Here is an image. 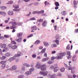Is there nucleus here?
<instances>
[{"label": "nucleus", "mask_w": 78, "mask_h": 78, "mask_svg": "<svg viewBox=\"0 0 78 78\" xmlns=\"http://www.w3.org/2000/svg\"><path fill=\"white\" fill-rule=\"evenodd\" d=\"M66 55V52H64L63 53H60L59 56L57 57H54V56L52 57L51 58V60H54L55 59H62L63 58V56H64Z\"/></svg>", "instance_id": "1"}, {"label": "nucleus", "mask_w": 78, "mask_h": 78, "mask_svg": "<svg viewBox=\"0 0 78 78\" xmlns=\"http://www.w3.org/2000/svg\"><path fill=\"white\" fill-rule=\"evenodd\" d=\"M34 70V68H32L30 69L29 71H27L25 73V74L27 76H28L29 75H31L32 72H33Z\"/></svg>", "instance_id": "2"}, {"label": "nucleus", "mask_w": 78, "mask_h": 78, "mask_svg": "<svg viewBox=\"0 0 78 78\" xmlns=\"http://www.w3.org/2000/svg\"><path fill=\"white\" fill-rule=\"evenodd\" d=\"M13 7L15 8L13 9V11H19L20 10V9H17L19 8V5L14 4Z\"/></svg>", "instance_id": "3"}, {"label": "nucleus", "mask_w": 78, "mask_h": 78, "mask_svg": "<svg viewBox=\"0 0 78 78\" xmlns=\"http://www.w3.org/2000/svg\"><path fill=\"white\" fill-rule=\"evenodd\" d=\"M1 48H4V49L3 50V52L6 51L8 50V48L6 47V44H3L1 46Z\"/></svg>", "instance_id": "4"}, {"label": "nucleus", "mask_w": 78, "mask_h": 78, "mask_svg": "<svg viewBox=\"0 0 78 78\" xmlns=\"http://www.w3.org/2000/svg\"><path fill=\"white\" fill-rule=\"evenodd\" d=\"M54 66L55 67L53 71L54 72H57V71L59 70V68H58V67L57 66H58V65H57V64H55L54 65Z\"/></svg>", "instance_id": "5"}, {"label": "nucleus", "mask_w": 78, "mask_h": 78, "mask_svg": "<svg viewBox=\"0 0 78 78\" xmlns=\"http://www.w3.org/2000/svg\"><path fill=\"white\" fill-rule=\"evenodd\" d=\"M40 74L43 75V76H47L48 74V72L46 71H40Z\"/></svg>", "instance_id": "6"}, {"label": "nucleus", "mask_w": 78, "mask_h": 78, "mask_svg": "<svg viewBox=\"0 0 78 78\" xmlns=\"http://www.w3.org/2000/svg\"><path fill=\"white\" fill-rule=\"evenodd\" d=\"M46 65L44 64L41 66V70L43 71L46 70Z\"/></svg>", "instance_id": "7"}, {"label": "nucleus", "mask_w": 78, "mask_h": 78, "mask_svg": "<svg viewBox=\"0 0 78 78\" xmlns=\"http://www.w3.org/2000/svg\"><path fill=\"white\" fill-rule=\"evenodd\" d=\"M71 53L69 51H67V58L68 59H70L71 58Z\"/></svg>", "instance_id": "8"}, {"label": "nucleus", "mask_w": 78, "mask_h": 78, "mask_svg": "<svg viewBox=\"0 0 78 78\" xmlns=\"http://www.w3.org/2000/svg\"><path fill=\"white\" fill-rule=\"evenodd\" d=\"M71 73L73 74L75 73V71H76V67L74 66L71 69Z\"/></svg>", "instance_id": "9"}, {"label": "nucleus", "mask_w": 78, "mask_h": 78, "mask_svg": "<svg viewBox=\"0 0 78 78\" xmlns=\"http://www.w3.org/2000/svg\"><path fill=\"white\" fill-rule=\"evenodd\" d=\"M77 60V55L75 54L73 56V58L72 61L73 62H75Z\"/></svg>", "instance_id": "10"}, {"label": "nucleus", "mask_w": 78, "mask_h": 78, "mask_svg": "<svg viewBox=\"0 0 78 78\" xmlns=\"http://www.w3.org/2000/svg\"><path fill=\"white\" fill-rule=\"evenodd\" d=\"M25 72V68L23 66L21 68V70L20 71V73H23Z\"/></svg>", "instance_id": "11"}, {"label": "nucleus", "mask_w": 78, "mask_h": 78, "mask_svg": "<svg viewBox=\"0 0 78 78\" xmlns=\"http://www.w3.org/2000/svg\"><path fill=\"white\" fill-rule=\"evenodd\" d=\"M47 25V22L45 20L42 23V26L44 27H45Z\"/></svg>", "instance_id": "12"}, {"label": "nucleus", "mask_w": 78, "mask_h": 78, "mask_svg": "<svg viewBox=\"0 0 78 78\" xmlns=\"http://www.w3.org/2000/svg\"><path fill=\"white\" fill-rule=\"evenodd\" d=\"M22 54L20 52H18L17 54H16L15 56V57H19L20 56H22Z\"/></svg>", "instance_id": "13"}, {"label": "nucleus", "mask_w": 78, "mask_h": 78, "mask_svg": "<svg viewBox=\"0 0 78 78\" xmlns=\"http://www.w3.org/2000/svg\"><path fill=\"white\" fill-rule=\"evenodd\" d=\"M42 66V65H41V64H39V63H37V65L36 66V67L37 68V69H39L41 68V67Z\"/></svg>", "instance_id": "14"}, {"label": "nucleus", "mask_w": 78, "mask_h": 78, "mask_svg": "<svg viewBox=\"0 0 78 78\" xmlns=\"http://www.w3.org/2000/svg\"><path fill=\"white\" fill-rule=\"evenodd\" d=\"M0 15H2L3 16H5L6 15V13L4 12L0 11Z\"/></svg>", "instance_id": "15"}, {"label": "nucleus", "mask_w": 78, "mask_h": 78, "mask_svg": "<svg viewBox=\"0 0 78 78\" xmlns=\"http://www.w3.org/2000/svg\"><path fill=\"white\" fill-rule=\"evenodd\" d=\"M9 23H12V25L13 26H16L17 25L18 23L16 22H14L12 23V22H11Z\"/></svg>", "instance_id": "16"}, {"label": "nucleus", "mask_w": 78, "mask_h": 78, "mask_svg": "<svg viewBox=\"0 0 78 78\" xmlns=\"http://www.w3.org/2000/svg\"><path fill=\"white\" fill-rule=\"evenodd\" d=\"M8 15H9V16H13V15H14V13L12 11H9L8 12Z\"/></svg>", "instance_id": "17"}, {"label": "nucleus", "mask_w": 78, "mask_h": 78, "mask_svg": "<svg viewBox=\"0 0 78 78\" xmlns=\"http://www.w3.org/2000/svg\"><path fill=\"white\" fill-rule=\"evenodd\" d=\"M17 37H20L22 36V33H18L17 34Z\"/></svg>", "instance_id": "18"}, {"label": "nucleus", "mask_w": 78, "mask_h": 78, "mask_svg": "<svg viewBox=\"0 0 78 78\" xmlns=\"http://www.w3.org/2000/svg\"><path fill=\"white\" fill-rule=\"evenodd\" d=\"M56 74H53V75H51L50 77V78H56Z\"/></svg>", "instance_id": "19"}, {"label": "nucleus", "mask_w": 78, "mask_h": 78, "mask_svg": "<svg viewBox=\"0 0 78 78\" xmlns=\"http://www.w3.org/2000/svg\"><path fill=\"white\" fill-rule=\"evenodd\" d=\"M17 69L16 66H13L12 67V70H15Z\"/></svg>", "instance_id": "20"}, {"label": "nucleus", "mask_w": 78, "mask_h": 78, "mask_svg": "<svg viewBox=\"0 0 78 78\" xmlns=\"http://www.w3.org/2000/svg\"><path fill=\"white\" fill-rule=\"evenodd\" d=\"M53 42H54V43H56L57 45H59V40H54Z\"/></svg>", "instance_id": "21"}, {"label": "nucleus", "mask_w": 78, "mask_h": 78, "mask_svg": "<svg viewBox=\"0 0 78 78\" xmlns=\"http://www.w3.org/2000/svg\"><path fill=\"white\" fill-rule=\"evenodd\" d=\"M15 59H16V58H15V57H13L12 58H9V59L8 61H9L10 62H11V61H12L13 60H14Z\"/></svg>", "instance_id": "22"}, {"label": "nucleus", "mask_w": 78, "mask_h": 78, "mask_svg": "<svg viewBox=\"0 0 78 78\" xmlns=\"http://www.w3.org/2000/svg\"><path fill=\"white\" fill-rule=\"evenodd\" d=\"M25 77V75L23 74L20 75L18 76V78H24Z\"/></svg>", "instance_id": "23"}, {"label": "nucleus", "mask_w": 78, "mask_h": 78, "mask_svg": "<svg viewBox=\"0 0 78 78\" xmlns=\"http://www.w3.org/2000/svg\"><path fill=\"white\" fill-rule=\"evenodd\" d=\"M49 59V58H44L42 59V61H43V62H45V61H48Z\"/></svg>", "instance_id": "24"}, {"label": "nucleus", "mask_w": 78, "mask_h": 78, "mask_svg": "<svg viewBox=\"0 0 78 78\" xmlns=\"http://www.w3.org/2000/svg\"><path fill=\"white\" fill-rule=\"evenodd\" d=\"M44 44L45 47H48L49 45L48 43L45 41L44 42Z\"/></svg>", "instance_id": "25"}, {"label": "nucleus", "mask_w": 78, "mask_h": 78, "mask_svg": "<svg viewBox=\"0 0 78 78\" xmlns=\"http://www.w3.org/2000/svg\"><path fill=\"white\" fill-rule=\"evenodd\" d=\"M69 66H68V70H70L72 69V66H71V65H70V64H69Z\"/></svg>", "instance_id": "26"}, {"label": "nucleus", "mask_w": 78, "mask_h": 78, "mask_svg": "<svg viewBox=\"0 0 78 78\" xmlns=\"http://www.w3.org/2000/svg\"><path fill=\"white\" fill-rule=\"evenodd\" d=\"M22 37H20L18 39H16V41H17V42H21L22 41Z\"/></svg>", "instance_id": "27"}, {"label": "nucleus", "mask_w": 78, "mask_h": 78, "mask_svg": "<svg viewBox=\"0 0 78 78\" xmlns=\"http://www.w3.org/2000/svg\"><path fill=\"white\" fill-rule=\"evenodd\" d=\"M17 48V46L16 45H14L12 46V50H16V48Z\"/></svg>", "instance_id": "28"}, {"label": "nucleus", "mask_w": 78, "mask_h": 78, "mask_svg": "<svg viewBox=\"0 0 78 78\" xmlns=\"http://www.w3.org/2000/svg\"><path fill=\"white\" fill-rule=\"evenodd\" d=\"M53 62H54V61L53 60H49L48 61V63L51 64H53Z\"/></svg>", "instance_id": "29"}, {"label": "nucleus", "mask_w": 78, "mask_h": 78, "mask_svg": "<svg viewBox=\"0 0 78 78\" xmlns=\"http://www.w3.org/2000/svg\"><path fill=\"white\" fill-rule=\"evenodd\" d=\"M62 14L63 16H66V14H67V12L66 11H64L63 12H62Z\"/></svg>", "instance_id": "30"}, {"label": "nucleus", "mask_w": 78, "mask_h": 78, "mask_svg": "<svg viewBox=\"0 0 78 78\" xmlns=\"http://www.w3.org/2000/svg\"><path fill=\"white\" fill-rule=\"evenodd\" d=\"M33 14H39V11H34L32 12Z\"/></svg>", "instance_id": "31"}, {"label": "nucleus", "mask_w": 78, "mask_h": 78, "mask_svg": "<svg viewBox=\"0 0 78 78\" xmlns=\"http://www.w3.org/2000/svg\"><path fill=\"white\" fill-rule=\"evenodd\" d=\"M31 29H33L34 30H36L37 29V27H36V26H34L33 27L31 28Z\"/></svg>", "instance_id": "32"}, {"label": "nucleus", "mask_w": 78, "mask_h": 78, "mask_svg": "<svg viewBox=\"0 0 78 78\" xmlns=\"http://www.w3.org/2000/svg\"><path fill=\"white\" fill-rule=\"evenodd\" d=\"M41 42V41L39 40H37L35 42V44H39Z\"/></svg>", "instance_id": "33"}, {"label": "nucleus", "mask_w": 78, "mask_h": 78, "mask_svg": "<svg viewBox=\"0 0 78 78\" xmlns=\"http://www.w3.org/2000/svg\"><path fill=\"white\" fill-rule=\"evenodd\" d=\"M55 4L56 6H59V4L58 2H55Z\"/></svg>", "instance_id": "34"}, {"label": "nucleus", "mask_w": 78, "mask_h": 78, "mask_svg": "<svg viewBox=\"0 0 78 78\" xmlns=\"http://www.w3.org/2000/svg\"><path fill=\"white\" fill-rule=\"evenodd\" d=\"M44 13V11L41 10L40 11H38V14H43Z\"/></svg>", "instance_id": "35"}, {"label": "nucleus", "mask_w": 78, "mask_h": 78, "mask_svg": "<svg viewBox=\"0 0 78 78\" xmlns=\"http://www.w3.org/2000/svg\"><path fill=\"white\" fill-rule=\"evenodd\" d=\"M6 7L4 6H2L1 7V9H2V10H5L6 9Z\"/></svg>", "instance_id": "36"}, {"label": "nucleus", "mask_w": 78, "mask_h": 78, "mask_svg": "<svg viewBox=\"0 0 78 78\" xmlns=\"http://www.w3.org/2000/svg\"><path fill=\"white\" fill-rule=\"evenodd\" d=\"M10 55V53H7L5 54V56H7V57L9 56Z\"/></svg>", "instance_id": "37"}, {"label": "nucleus", "mask_w": 78, "mask_h": 78, "mask_svg": "<svg viewBox=\"0 0 78 78\" xmlns=\"http://www.w3.org/2000/svg\"><path fill=\"white\" fill-rule=\"evenodd\" d=\"M46 49L45 48H44V49H42V50L41 51V53H44Z\"/></svg>", "instance_id": "38"}, {"label": "nucleus", "mask_w": 78, "mask_h": 78, "mask_svg": "<svg viewBox=\"0 0 78 78\" xmlns=\"http://www.w3.org/2000/svg\"><path fill=\"white\" fill-rule=\"evenodd\" d=\"M6 57L5 56H2L1 58V59L2 60H4V59H5L6 58Z\"/></svg>", "instance_id": "39"}, {"label": "nucleus", "mask_w": 78, "mask_h": 78, "mask_svg": "<svg viewBox=\"0 0 78 78\" xmlns=\"http://www.w3.org/2000/svg\"><path fill=\"white\" fill-rule=\"evenodd\" d=\"M64 70H65V68H61L60 69V71L62 72H64Z\"/></svg>", "instance_id": "40"}, {"label": "nucleus", "mask_w": 78, "mask_h": 78, "mask_svg": "<svg viewBox=\"0 0 78 78\" xmlns=\"http://www.w3.org/2000/svg\"><path fill=\"white\" fill-rule=\"evenodd\" d=\"M16 26H12L10 27V28L11 29H14L16 28Z\"/></svg>", "instance_id": "41"}, {"label": "nucleus", "mask_w": 78, "mask_h": 78, "mask_svg": "<svg viewBox=\"0 0 78 78\" xmlns=\"http://www.w3.org/2000/svg\"><path fill=\"white\" fill-rule=\"evenodd\" d=\"M8 47H9V48H12V44H9L8 45Z\"/></svg>", "instance_id": "42"}, {"label": "nucleus", "mask_w": 78, "mask_h": 78, "mask_svg": "<svg viewBox=\"0 0 78 78\" xmlns=\"http://www.w3.org/2000/svg\"><path fill=\"white\" fill-rule=\"evenodd\" d=\"M12 3H13V2L12 1H10L8 3H7L6 4H12Z\"/></svg>", "instance_id": "43"}, {"label": "nucleus", "mask_w": 78, "mask_h": 78, "mask_svg": "<svg viewBox=\"0 0 78 78\" xmlns=\"http://www.w3.org/2000/svg\"><path fill=\"white\" fill-rule=\"evenodd\" d=\"M73 3L74 5H77V4H78V3H77V2H76L75 0H74Z\"/></svg>", "instance_id": "44"}, {"label": "nucleus", "mask_w": 78, "mask_h": 78, "mask_svg": "<svg viewBox=\"0 0 78 78\" xmlns=\"http://www.w3.org/2000/svg\"><path fill=\"white\" fill-rule=\"evenodd\" d=\"M6 62L5 61H2L1 62V63L3 65L5 64Z\"/></svg>", "instance_id": "45"}, {"label": "nucleus", "mask_w": 78, "mask_h": 78, "mask_svg": "<svg viewBox=\"0 0 78 78\" xmlns=\"http://www.w3.org/2000/svg\"><path fill=\"white\" fill-rule=\"evenodd\" d=\"M1 67H2V69H3L5 68V67H6V65H5V64H3L2 66Z\"/></svg>", "instance_id": "46"}, {"label": "nucleus", "mask_w": 78, "mask_h": 78, "mask_svg": "<svg viewBox=\"0 0 78 78\" xmlns=\"http://www.w3.org/2000/svg\"><path fill=\"white\" fill-rule=\"evenodd\" d=\"M11 42L12 44H17L16 42L14 41H12Z\"/></svg>", "instance_id": "47"}, {"label": "nucleus", "mask_w": 78, "mask_h": 78, "mask_svg": "<svg viewBox=\"0 0 78 78\" xmlns=\"http://www.w3.org/2000/svg\"><path fill=\"white\" fill-rule=\"evenodd\" d=\"M55 39H58L59 38V35H57L55 37Z\"/></svg>", "instance_id": "48"}, {"label": "nucleus", "mask_w": 78, "mask_h": 78, "mask_svg": "<svg viewBox=\"0 0 78 78\" xmlns=\"http://www.w3.org/2000/svg\"><path fill=\"white\" fill-rule=\"evenodd\" d=\"M43 21V19H41L37 20V21L39 22H42Z\"/></svg>", "instance_id": "49"}, {"label": "nucleus", "mask_w": 78, "mask_h": 78, "mask_svg": "<svg viewBox=\"0 0 78 78\" xmlns=\"http://www.w3.org/2000/svg\"><path fill=\"white\" fill-rule=\"evenodd\" d=\"M44 4H45V6L47 5H50L49 3L48 2H47V1L44 2Z\"/></svg>", "instance_id": "50"}, {"label": "nucleus", "mask_w": 78, "mask_h": 78, "mask_svg": "<svg viewBox=\"0 0 78 78\" xmlns=\"http://www.w3.org/2000/svg\"><path fill=\"white\" fill-rule=\"evenodd\" d=\"M31 14V12H29V14L27 15H26V16H27V17H29V16H30Z\"/></svg>", "instance_id": "51"}, {"label": "nucleus", "mask_w": 78, "mask_h": 78, "mask_svg": "<svg viewBox=\"0 0 78 78\" xmlns=\"http://www.w3.org/2000/svg\"><path fill=\"white\" fill-rule=\"evenodd\" d=\"M67 50H69L70 49V44H68L66 47Z\"/></svg>", "instance_id": "52"}, {"label": "nucleus", "mask_w": 78, "mask_h": 78, "mask_svg": "<svg viewBox=\"0 0 78 78\" xmlns=\"http://www.w3.org/2000/svg\"><path fill=\"white\" fill-rule=\"evenodd\" d=\"M55 66H51L50 67V69L52 70V69H54L55 68Z\"/></svg>", "instance_id": "53"}, {"label": "nucleus", "mask_w": 78, "mask_h": 78, "mask_svg": "<svg viewBox=\"0 0 78 78\" xmlns=\"http://www.w3.org/2000/svg\"><path fill=\"white\" fill-rule=\"evenodd\" d=\"M23 1H24L25 2H30V0H22V2H23Z\"/></svg>", "instance_id": "54"}, {"label": "nucleus", "mask_w": 78, "mask_h": 78, "mask_svg": "<svg viewBox=\"0 0 78 78\" xmlns=\"http://www.w3.org/2000/svg\"><path fill=\"white\" fill-rule=\"evenodd\" d=\"M23 23L22 22H21V23H19L17 24H18V25H19V26H21V25H22Z\"/></svg>", "instance_id": "55"}, {"label": "nucleus", "mask_w": 78, "mask_h": 78, "mask_svg": "<svg viewBox=\"0 0 78 78\" xmlns=\"http://www.w3.org/2000/svg\"><path fill=\"white\" fill-rule=\"evenodd\" d=\"M30 20H36V18L33 17L30 19Z\"/></svg>", "instance_id": "56"}, {"label": "nucleus", "mask_w": 78, "mask_h": 78, "mask_svg": "<svg viewBox=\"0 0 78 78\" xmlns=\"http://www.w3.org/2000/svg\"><path fill=\"white\" fill-rule=\"evenodd\" d=\"M39 3L38 2H35L34 4V5H39Z\"/></svg>", "instance_id": "57"}, {"label": "nucleus", "mask_w": 78, "mask_h": 78, "mask_svg": "<svg viewBox=\"0 0 78 78\" xmlns=\"http://www.w3.org/2000/svg\"><path fill=\"white\" fill-rule=\"evenodd\" d=\"M33 36V34H31L29 36L27 37L28 38H29L30 37H32Z\"/></svg>", "instance_id": "58"}, {"label": "nucleus", "mask_w": 78, "mask_h": 78, "mask_svg": "<svg viewBox=\"0 0 78 78\" xmlns=\"http://www.w3.org/2000/svg\"><path fill=\"white\" fill-rule=\"evenodd\" d=\"M64 65L66 67V68H68V65H67V64L64 63Z\"/></svg>", "instance_id": "59"}, {"label": "nucleus", "mask_w": 78, "mask_h": 78, "mask_svg": "<svg viewBox=\"0 0 78 78\" xmlns=\"http://www.w3.org/2000/svg\"><path fill=\"white\" fill-rule=\"evenodd\" d=\"M47 54L46 52H45L44 54V56H45V57H47Z\"/></svg>", "instance_id": "60"}, {"label": "nucleus", "mask_w": 78, "mask_h": 78, "mask_svg": "<svg viewBox=\"0 0 78 78\" xmlns=\"http://www.w3.org/2000/svg\"><path fill=\"white\" fill-rule=\"evenodd\" d=\"M32 57L33 58H36V55L35 54H33L32 55Z\"/></svg>", "instance_id": "61"}, {"label": "nucleus", "mask_w": 78, "mask_h": 78, "mask_svg": "<svg viewBox=\"0 0 78 78\" xmlns=\"http://www.w3.org/2000/svg\"><path fill=\"white\" fill-rule=\"evenodd\" d=\"M25 66H26L27 67H28L30 66V65L27 64H25Z\"/></svg>", "instance_id": "62"}, {"label": "nucleus", "mask_w": 78, "mask_h": 78, "mask_svg": "<svg viewBox=\"0 0 78 78\" xmlns=\"http://www.w3.org/2000/svg\"><path fill=\"white\" fill-rule=\"evenodd\" d=\"M43 47L42 46H40L39 47V49L40 50H42V49H43Z\"/></svg>", "instance_id": "63"}, {"label": "nucleus", "mask_w": 78, "mask_h": 78, "mask_svg": "<svg viewBox=\"0 0 78 78\" xmlns=\"http://www.w3.org/2000/svg\"><path fill=\"white\" fill-rule=\"evenodd\" d=\"M68 78H73L72 76L71 75H69L68 76Z\"/></svg>", "instance_id": "64"}]
</instances>
